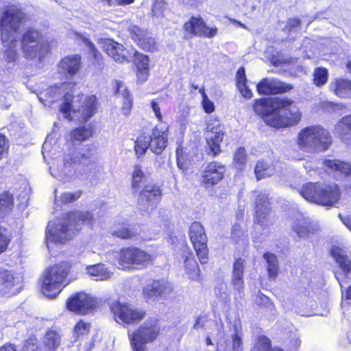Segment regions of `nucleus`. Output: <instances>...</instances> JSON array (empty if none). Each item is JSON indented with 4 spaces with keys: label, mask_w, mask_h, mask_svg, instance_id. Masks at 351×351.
Segmentation results:
<instances>
[{
    "label": "nucleus",
    "mask_w": 351,
    "mask_h": 351,
    "mask_svg": "<svg viewBox=\"0 0 351 351\" xmlns=\"http://www.w3.org/2000/svg\"><path fill=\"white\" fill-rule=\"evenodd\" d=\"M23 351H42L38 339L35 336L29 337L23 344Z\"/></svg>",
    "instance_id": "nucleus-54"
},
{
    "label": "nucleus",
    "mask_w": 351,
    "mask_h": 351,
    "mask_svg": "<svg viewBox=\"0 0 351 351\" xmlns=\"http://www.w3.org/2000/svg\"><path fill=\"white\" fill-rule=\"evenodd\" d=\"M95 134V127L93 124H84L72 128L69 133V141L71 143L84 142L91 138Z\"/></svg>",
    "instance_id": "nucleus-30"
},
{
    "label": "nucleus",
    "mask_w": 351,
    "mask_h": 351,
    "mask_svg": "<svg viewBox=\"0 0 351 351\" xmlns=\"http://www.w3.org/2000/svg\"><path fill=\"white\" fill-rule=\"evenodd\" d=\"M147 177L141 165H135L131 176V188L136 193L147 184Z\"/></svg>",
    "instance_id": "nucleus-41"
},
{
    "label": "nucleus",
    "mask_w": 351,
    "mask_h": 351,
    "mask_svg": "<svg viewBox=\"0 0 351 351\" xmlns=\"http://www.w3.org/2000/svg\"><path fill=\"white\" fill-rule=\"evenodd\" d=\"M243 234V231L239 224L236 223L232 226L230 234V239L234 243H238Z\"/></svg>",
    "instance_id": "nucleus-58"
},
{
    "label": "nucleus",
    "mask_w": 351,
    "mask_h": 351,
    "mask_svg": "<svg viewBox=\"0 0 351 351\" xmlns=\"http://www.w3.org/2000/svg\"><path fill=\"white\" fill-rule=\"evenodd\" d=\"M271 209L268 196L263 193L258 194L255 201L254 223L263 226Z\"/></svg>",
    "instance_id": "nucleus-28"
},
{
    "label": "nucleus",
    "mask_w": 351,
    "mask_h": 351,
    "mask_svg": "<svg viewBox=\"0 0 351 351\" xmlns=\"http://www.w3.org/2000/svg\"><path fill=\"white\" fill-rule=\"evenodd\" d=\"M232 339V351H243V343L242 337L237 332H234L231 336Z\"/></svg>",
    "instance_id": "nucleus-57"
},
{
    "label": "nucleus",
    "mask_w": 351,
    "mask_h": 351,
    "mask_svg": "<svg viewBox=\"0 0 351 351\" xmlns=\"http://www.w3.org/2000/svg\"><path fill=\"white\" fill-rule=\"evenodd\" d=\"M82 65V56L75 53L67 55L61 58L58 64V68L62 75L72 77L79 73Z\"/></svg>",
    "instance_id": "nucleus-24"
},
{
    "label": "nucleus",
    "mask_w": 351,
    "mask_h": 351,
    "mask_svg": "<svg viewBox=\"0 0 351 351\" xmlns=\"http://www.w3.org/2000/svg\"><path fill=\"white\" fill-rule=\"evenodd\" d=\"M84 41L90 50L92 64L99 69H102L104 64L102 54L91 40L88 38H84Z\"/></svg>",
    "instance_id": "nucleus-46"
},
{
    "label": "nucleus",
    "mask_w": 351,
    "mask_h": 351,
    "mask_svg": "<svg viewBox=\"0 0 351 351\" xmlns=\"http://www.w3.org/2000/svg\"><path fill=\"white\" fill-rule=\"evenodd\" d=\"M28 21V14L20 3L3 6L0 14V37L2 43L10 40Z\"/></svg>",
    "instance_id": "nucleus-5"
},
{
    "label": "nucleus",
    "mask_w": 351,
    "mask_h": 351,
    "mask_svg": "<svg viewBox=\"0 0 351 351\" xmlns=\"http://www.w3.org/2000/svg\"><path fill=\"white\" fill-rule=\"evenodd\" d=\"M61 342V336L59 332L55 330L48 329L44 337V346L49 351H56L60 346Z\"/></svg>",
    "instance_id": "nucleus-44"
},
{
    "label": "nucleus",
    "mask_w": 351,
    "mask_h": 351,
    "mask_svg": "<svg viewBox=\"0 0 351 351\" xmlns=\"http://www.w3.org/2000/svg\"><path fill=\"white\" fill-rule=\"evenodd\" d=\"M263 258L267 263V271L268 278L270 280H275L279 273V263L276 254L267 252L264 253Z\"/></svg>",
    "instance_id": "nucleus-42"
},
{
    "label": "nucleus",
    "mask_w": 351,
    "mask_h": 351,
    "mask_svg": "<svg viewBox=\"0 0 351 351\" xmlns=\"http://www.w3.org/2000/svg\"><path fill=\"white\" fill-rule=\"evenodd\" d=\"M151 107L155 114L156 117L158 120V121L162 122V115L161 114L160 108V106H158V103L156 101L152 100L151 101Z\"/></svg>",
    "instance_id": "nucleus-64"
},
{
    "label": "nucleus",
    "mask_w": 351,
    "mask_h": 351,
    "mask_svg": "<svg viewBox=\"0 0 351 351\" xmlns=\"http://www.w3.org/2000/svg\"><path fill=\"white\" fill-rule=\"evenodd\" d=\"M302 25V20L298 17L289 18L285 26V29L289 32H291L296 29L300 27Z\"/></svg>",
    "instance_id": "nucleus-59"
},
{
    "label": "nucleus",
    "mask_w": 351,
    "mask_h": 351,
    "mask_svg": "<svg viewBox=\"0 0 351 351\" xmlns=\"http://www.w3.org/2000/svg\"><path fill=\"white\" fill-rule=\"evenodd\" d=\"M149 138L150 150L155 154H161L168 145V130H162L154 126Z\"/></svg>",
    "instance_id": "nucleus-29"
},
{
    "label": "nucleus",
    "mask_w": 351,
    "mask_h": 351,
    "mask_svg": "<svg viewBox=\"0 0 351 351\" xmlns=\"http://www.w3.org/2000/svg\"><path fill=\"white\" fill-rule=\"evenodd\" d=\"M171 291L172 289L163 280H152L143 288L142 295L145 301L149 302L170 294Z\"/></svg>",
    "instance_id": "nucleus-22"
},
{
    "label": "nucleus",
    "mask_w": 351,
    "mask_h": 351,
    "mask_svg": "<svg viewBox=\"0 0 351 351\" xmlns=\"http://www.w3.org/2000/svg\"><path fill=\"white\" fill-rule=\"evenodd\" d=\"M150 149L149 136L145 132H141L134 142V151L138 156L144 155L147 149Z\"/></svg>",
    "instance_id": "nucleus-45"
},
{
    "label": "nucleus",
    "mask_w": 351,
    "mask_h": 351,
    "mask_svg": "<svg viewBox=\"0 0 351 351\" xmlns=\"http://www.w3.org/2000/svg\"><path fill=\"white\" fill-rule=\"evenodd\" d=\"M322 164L330 172L338 173L351 180V163L339 159H325ZM344 189L346 192L351 193V183L346 184Z\"/></svg>",
    "instance_id": "nucleus-27"
},
{
    "label": "nucleus",
    "mask_w": 351,
    "mask_h": 351,
    "mask_svg": "<svg viewBox=\"0 0 351 351\" xmlns=\"http://www.w3.org/2000/svg\"><path fill=\"white\" fill-rule=\"evenodd\" d=\"M301 345V341L299 337L293 335L289 337V341L287 346L288 351H297Z\"/></svg>",
    "instance_id": "nucleus-60"
},
{
    "label": "nucleus",
    "mask_w": 351,
    "mask_h": 351,
    "mask_svg": "<svg viewBox=\"0 0 351 351\" xmlns=\"http://www.w3.org/2000/svg\"><path fill=\"white\" fill-rule=\"evenodd\" d=\"M184 266L186 275L191 280L199 281L202 280L201 271L199 265L191 252L184 261Z\"/></svg>",
    "instance_id": "nucleus-38"
},
{
    "label": "nucleus",
    "mask_w": 351,
    "mask_h": 351,
    "mask_svg": "<svg viewBox=\"0 0 351 351\" xmlns=\"http://www.w3.org/2000/svg\"><path fill=\"white\" fill-rule=\"evenodd\" d=\"M166 4L165 0H154L152 10L155 14L162 13Z\"/></svg>",
    "instance_id": "nucleus-62"
},
{
    "label": "nucleus",
    "mask_w": 351,
    "mask_h": 351,
    "mask_svg": "<svg viewBox=\"0 0 351 351\" xmlns=\"http://www.w3.org/2000/svg\"><path fill=\"white\" fill-rule=\"evenodd\" d=\"M66 308L80 315L94 312L98 307L97 299L84 291L75 292L70 295L66 302Z\"/></svg>",
    "instance_id": "nucleus-14"
},
{
    "label": "nucleus",
    "mask_w": 351,
    "mask_h": 351,
    "mask_svg": "<svg viewBox=\"0 0 351 351\" xmlns=\"http://www.w3.org/2000/svg\"><path fill=\"white\" fill-rule=\"evenodd\" d=\"M97 147L88 145L85 153L78 152L76 154H69L63 158V165L66 168L73 167L75 165L89 167L96 163Z\"/></svg>",
    "instance_id": "nucleus-18"
},
{
    "label": "nucleus",
    "mask_w": 351,
    "mask_h": 351,
    "mask_svg": "<svg viewBox=\"0 0 351 351\" xmlns=\"http://www.w3.org/2000/svg\"><path fill=\"white\" fill-rule=\"evenodd\" d=\"M330 89L340 98L351 97V80L339 77L330 84Z\"/></svg>",
    "instance_id": "nucleus-35"
},
{
    "label": "nucleus",
    "mask_w": 351,
    "mask_h": 351,
    "mask_svg": "<svg viewBox=\"0 0 351 351\" xmlns=\"http://www.w3.org/2000/svg\"><path fill=\"white\" fill-rule=\"evenodd\" d=\"M103 51L118 63L130 62L132 58L130 51L121 43L112 39H106L102 43Z\"/></svg>",
    "instance_id": "nucleus-21"
},
{
    "label": "nucleus",
    "mask_w": 351,
    "mask_h": 351,
    "mask_svg": "<svg viewBox=\"0 0 351 351\" xmlns=\"http://www.w3.org/2000/svg\"><path fill=\"white\" fill-rule=\"evenodd\" d=\"M141 200L148 204L158 202L162 197V190L156 183L147 184L137 192Z\"/></svg>",
    "instance_id": "nucleus-34"
},
{
    "label": "nucleus",
    "mask_w": 351,
    "mask_h": 351,
    "mask_svg": "<svg viewBox=\"0 0 351 351\" xmlns=\"http://www.w3.org/2000/svg\"><path fill=\"white\" fill-rule=\"evenodd\" d=\"M73 94L65 93L60 106V112L69 121L74 119L73 114L80 123H86L98 112L99 102L95 95L86 96L78 109L73 108Z\"/></svg>",
    "instance_id": "nucleus-6"
},
{
    "label": "nucleus",
    "mask_w": 351,
    "mask_h": 351,
    "mask_svg": "<svg viewBox=\"0 0 351 351\" xmlns=\"http://www.w3.org/2000/svg\"><path fill=\"white\" fill-rule=\"evenodd\" d=\"M270 166L263 160L256 162L254 167V173L257 180H260L270 176Z\"/></svg>",
    "instance_id": "nucleus-50"
},
{
    "label": "nucleus",
    "mask_w": 351,
    "mask_h": 351,
    "mask_svg": "<svg viewBox=\"0 0 351 351\" xmlns=\"http://www.w3.org/2000/svg\"><path fill=\"white\" fill-rule=\"evenodd\" d=\"M299 149L308 154L323 152L332 144L330 132L320 125H311L300 130L296 138Z\"/></svg>",
    "instance_id": "nucleus-3"
},
{
    "label": "nucleus",
    "mask_w": 351,
    "mask_h": 351,
    "mask_svg": "<svg viewBox=\"0 0 351 351\" xmlns=\"http://www.w3.org/2000/svg\"><path fill=\"white\" fill-rule=\"evenodd\" d=\"M334 132L341 141L351 144V114L342 117L337 122Z\"/></svg>",
    "instance_id": "nucleus-33"
},
{
    "label": "nucleus",
    "mask_w": 351,
    "mask_h": 351,
    "mask_svg": "<svg viewBox=\"0 0 351 351\" xmlns=\"http://www.w3.org/2000/svg\"><path fill=\"white\" fill-rule=\"evenodd\" d=\"M14 206V197L12 194L8 191H4L0 194V211H8L12 210Z\"/></svg>",
    "instance_id": "nucleus-53"
},
{
    "label": "nucleus",
    "mask_w": 351,
    "mask_h": 351,
    "mask_svg": "<svg viewBox=\"0 0 351 351\" xmlns=\"http://www.w3.org/2000/svg\"><path fill=\"white\" fill-rule=\"evenodd\" d=\"M130 35L136 45L142 50L150 53L158 51V43L156 38L146 30L134 25L130 27Z\"/></svg>",
    "instance_id": "nucleus-20"
},
{
    "label": "nucleus",
    "mask_w": 351,
    "mask_h": 351,
    "mask_svg": "<svg viewBox=\"0 0 351 351\" xmlns=\"http://www.w3.org/2000/svg\"><path fill=\"white\" fill-rule=\"evenodd\" d=\"M300 194L306 201L326 207L335 206L341 197V189L337 184L321 182L305 183Z\"/></svg>",
    "instance_id": "nucleus-4"
},
{
    "label": "nucleus",
    "mask_w": 351,
    "mask_h": 351,
    "mask_svg": "<svg viewBox=\"0 0 351 351\" xmlns=\"http://www.w3.org/2000/svg\"><path fill=\"white\" fill-rule=\"evenodd\" d=\"M275 97H263L256 99L253 104V110L254 112L260 116L267 125L272 128V125L269 123V121L276 117L278 110L276 107L274 108Z\"/></svg>",
    "instance_id": "nucleus-23"
},
{
    "label": "nucleus",
    "mask_w": 351,
    "mask_h": 351,
    "mask_svg": "<svg viewBox=\"0 0 351 351\" xmlns=\"http://www.w3.org/2000/svg\"><path fill=\"white\" fill-rule=\"evenodd\" d=\"M244 267L245 260L241 257L237 258L233 263L231 283L237 290L243 289L244 287Z\"/></svg>",
    "instance_id": "nucleus-37"
},
{
    "label": "nucleus",
    "mask_w": 351,
    "mask_h": 351,
    "mask_svg": "<svg viewBox=\"0 0 351 351\" xmlns=\"http://www.w3.org/2000/svg\"><path fill=\"white\" fill-rule=\"evenodd\" d=\"M201 104L204 111L207 114L213 113L215 110L214 103L208 97L202 99Z\"/></svg>",
    "instance_id": "nucleus-61"
},
{
    "label": "nucleus",
    "mask_w": 351,
    "mask_h": 351,
    "mask_svg": "<svg viewBox=\"0 0 351 351\" xmlns=\"http://www.w3.org/2000/svg\"><path fill=\"white\" fill-rule=\"evenodd\" d=\"M123 90L122 97L123 101L121 110L123 114L127 116L130 114L133 107V98L128 88L125 86L123 82L120 80L114 81L113 92L115 95L120 94L121 90Z\"/></svg>",
    "instance_id": "nucleus-31"
},
{
    "label": "nucleus",
    "mask_w": 351,
    "mask_h": 351,
    "mask_svg": "<svg viewBox=\"0 0 351 351\" xmlns=\"http://www.w3.org/2000/svg\"><path fill=\"white\" fill-rule=\"evenodd\" d=\"M72 263L62 261L49 266L40 280V291L47 298H55L69 282Z\"/></svg>",
    "instance_id": "nucleus-2"
},
{
    "label": "nucleus",
    "mask_w": 351,
    "mask_h": 351,
    "mask_svg": "<svg viewBox=\"0 0 351 351\" xmlns=\"http://www.w3.org/2000/svg\"><path fill=\"white\" fill-rule=\"evenodd\" d=\"M86 272L89 276L99 281L107 280L112 276L111 270L102 263L87 265Z\"/></svg>",
    "instance_id": "nucleus-36"
},
{
    "label": "nucleus",
    "mask_w": 351,
    "mask_h": 351,
    "mask_svg": "<svg viewBox=\"0 0 351 351\" xmlns=\"http://www.w3.org/2000/svg\"><path fill=\"white\" fill-rule=\"evenodd\" d=\"M21 44L27 58H35L45 47H48V43L43 40L42 33L34 27H28L22 34Z\"/></svg>",
    "instance_id": "nucleus-15"
},
{
    "label": "nucleus",
    "mask_w": 351,
    "mask_h": 351,
    "mask_svg": "<svg viewBox=\"0 0 351 351\" xmlns=\"http://www.w3.org/2000/svg\"><path fill=\"white\" fill-rule=\"evenodd\" d=\"M176 164L178 167L182 171L189 169L190 162L188 155L184 151L183 147L180 145L176 149Z\"/></svg>",
    "instance_id": "nucleus-47"
},
{
    "label": "nucleus",
    "mask_w": 351,
    "mask_h": 351,
    "mask_svg": "<svg viewBox=\"0 0 351 351\" xmlns=\"http://www.w3.org/2000/svg\"><path fill=\"white\" fill-rule=\"evenodd\" d=\"M132 57L133 62L136 67V77L138 83L145 82L149 76V56L144 54L138 50H134Z\"/></svg>",
    "instance_id": "nucleus-26"
},
{
    "label": "nucleus",
    "mask_w": 351,
    "mask_h": 351,
    "mask_svg": "<svg viewBox=\"0 0 351 351\" xmlns=\"http://www.w3.org/2000/svg\"><path fill=\"white\" fill-rule=\"evenodd\" d=\"M293 230L299 237H303L308 232V227L302 224L296 223L293 227Z\"/></svg>",
    "instance_id": "nucleus-63"
},
{
    "label": "nucleus",
    "mask_w": 351,
    "mask_h": 351,
    "mask_svg": "<svg viewBox=\"0 0 351 351\" xmlns=\"http://www.w3.org/2000/svg\"><path fill=\"white\" fill-rule=\"evenodd\" d=\"M19 281L14 273L10 269L0 267V295L12 296L17 293Z\"/></svg>",
    "instance_id": "nucleus-25"
},
{
    "label": "nucleus",
    "mask_w": 351,
    "mask_h": 351,
    "mask_svg": "<svg viewBox=\"0 0 351 351\" xmlns=\"http://www.w3.org/2000/svg\"><path fill=\"white\" fill-rule=\"evenodd\" d=\"M93 214L88 210H70L62 217V221L49 223L46 229L47 241L64 244L75 237L84 226H92Z\"/></svg>",
    "instance_id": "nucleus-1"
},
{
    "label": "nucleus",
    "mask_w": 351,
    "mask_h": 351,
    "mask_svg": "<svg viewBox=\"0 0 351 351\" xmlns=\"http://www.w3.org/2000/svg\"><path fill=\"white\" fill-rule=\"evenodd\" d=\"M248 162V156L246 149L240 146L233 153L232 167L238 172H243L246 169Z\"/></svg>",
    "instance_id": "nucleus-40"
},
{
    "label": "nucleus",
    "mask_w": 351,
    "mask_h": 351,
    "mask_svg": "<svg viewBox=\"0 0 351 351\" xmlns=\"http://www.w3.org/2000/svg\"><path fill=\"white\" fill-rule=\"evenodd\" d=\"M313 84L317 87H322L326 84L328 79V73L326 68L319 66L315 69L313 73Z\"/></svg>",
    "instance_id": "nucleus-48"
},
{
    "label": "nucleus",
    "mask_w": 351,
    "mask_h": 351,
    "mask_svg": "<svg viewBox=\"0 0 351 351\" xmlns=\"http://www.w3.org/2000/svg\"><path fill=\"white\" fill-rule=\"evenodd\" d=\"M208 131L213 134V136L206 138V154L215 158L217 156L222 150L221 144L225 136L224 128L221 123H214L208 125Z\"/></svg>",
    "instance_id": "nucleus-19"
},
{
    "label": "nucleus",
    "mask_w": 351,
    "mask_h": 351,
    "mask_svg": "<svg viewBox=\"0 0 351 351\" xmlns=\"http://www.w3.org/2000/svg\"><path fill=\"white\" fill-rule=\"evenodd\" d=\"M236 86L241 95L247 99H251L253 96L251 89L247 86V79L245 70L243 66H240L236 73Z\"/></svg>",
    "instance_id": "nucleus-39"
},
{
    "label": "nucleus",
    "mask_w": 351,
    "mask_h": 351,
    "mask_svg": "<svg viewBox=\"0 0 351 351\" xmlns=\"http://www.w3.org/2000/svg\"><path fill=\"white\" fill-rule=\"evenodd\" d=\"M154 260L152 254L134 245L121 248L116 256L117 263L123 270L145 269Z\"/></svg>",
    "instance_id": "nucleus-9"
},
{
    "label": "nucleus",
    "mask_w": 351,
    "mask_h": 351,
    "mask_svg": "<svg viewBox=\"0 0 351 351\" xmlns=\"http://www.w3.org/2000/svg\"><path fill=\"white\" fill-rule=\"evenodd\" d=\"M12 239V237L8 229L0 226V254L8 250Z\"/></svg>",
    "instance_id": "nucleus-51"
},
{
    "label": "nucleus",
    "mask_w": 351,
    "mask_h": 351,
    "mask_svg": "<svg viewBox=\"0 0 351 351\" xmlns=\"http://www.w3.org/2000/svg\"><path fill=\"white\" fill-rule=\"evenodd\" d=\"M160 332L159 319L150 317L136 329L128 332V336L133 351H145L146 344L156 341Z\"/></svg>",
    "instance_id": "nucleus-7"
},
{
    "label": "nucleus",
    "mask_w": 351,
    "mask_h": 351,
    "mask_svg": "<svg viewBox=\"0 0 351 351\" xmlns=\"http://www.w3.org/2000/svg\"><path fill=\"white\" fill-rule=\"evenodd\" d=\"M293 89L291 84L276 78L264 77L256 84V91L260 95H283Z\"/></svg>",
    "instance_id": "nucleus-17"
},
{
    "label": "nucleus",
    "mask_w": 351,
    "mask_h": 351,
    "mask_svg": "<svg viewBox=\"0 0 351 351\" xmlns=\"http://www.w3.org/2000/svg\"><path fill=\"white\" fill-rule=\"evenodd\" d=\"M136 226L128 222L119 223L112 232V235L121 240H136L140 236Z\"/></svg>",
    "instance_id": "nucleus-32"
},
{
    "label": "nucleus",
    "mask_w": 351,
    "mask_h": 351,
    "mask_svg": "<svg viewBox=\"0 0 351 351\" xmlns=\"http://www.w3.org/2000/svg\"><path fill=\"white\" fill-rule=\"evenodd\" d=\"M271 342V341L268 337L260 335L256 337L251 351H268Z\"/></svg>",
    "instance_id": "nucleus-52"
},
{
    "label": "nucleus",
    "mask_w": 351,
    "mask_h": 351,
    "mask_svg": "<svg viewBox=\"0 0 351 351\" xmlns=\"http://www.w3.org/2000/svg\"><path fill=\"white\" fill-rule=\"evenodd\" d=\"M184 38L195 37L213 38L218 35L219 29L216 25L209 26L200 15H193L183 23Z\"/></svg>",
    "instance_id": "nucleus-11"
},
{
    "label": "nucleus",
    "mask_w": 351,
    "mask_h": 351,
    "mask_svg": "<svg viewBox=\"0 0 351 351\" xmlns=\"http://www.w3.org/2000/svg\"><path fill=\"white\" fill-rule=\"evenodd\" d=\"M275 105L278 110L276 117L269 121L272 128H287L297 125L302 118V113L295 101L287 97H275Z\"/></svg>",
    "instance_id": "nucleus-8"
},
{
    "label": "nucleus",
    "mask_w": 351,
    "mask_h": 351,
    "mask_svg": "<svg viewBox=\"0 0 351 351\" xmlns=\"http://www.w3.org/2000/svg\"><path fill=\"white\" fill-rule=\"evenodd\" d=\"M114 319L123 326L136 325L147 316V311L130 304L114 301L110 305Z\"/></svg>",
    "instance_id": "nucleus-10"
},
{
    "label": "nucleus",
    "mask_w": 351,
    "mask_h": 351,
    "mask_svg": "<svg viewBox=\"0 0 351 351\" xmlns=\"http://www.w3.org/2000/svg\"><path fill=\"white\" fill-rule=\"evenodd\" d=\"M189 237L199 263L202 265L207 264L209 259L208 239L200 222L191 223L189 229Z\"/></svg>",
    "instance_id": "nucleus-12"
},
{
    "label": "nucleus",
    "mask_w": 351,
    "mask_h": 351,
    "mask_svg": "<svg viewBox=\"0 0 351 351\" xmlns=\"http://www.w3.org/2000/svg\"><path fill=\"white\" fill-rule=\"evenodd\" d=\"M330 254L337 264V269L333 271L335 279L341 288H344L351 279V260L343 250L337 246H332Z\"/></svg>",
    "instance_id": "nucleus-16"
},
{
    "label": "nucleus",
    "mask_w": 351,
    "mask_h": 351,
    "mask_svg": "<svg viewBox=\"0 0 351 351\" xmlns=\"http://www.w3.org/2000/svg\"><path fill=\"white\" fill-rule=\"evenodd\" d=\"M92 329V323L84 319H80L73 328V335L75 339H88Z\"/></svg>",
    "instance_id": "nucleus-43"
},
{
    "label": "nucleus",
    "mask_w": 351,
    "mask_h": 351,
    "mask_svg": "<svg viewBox=\"0 0 351 351\" xmlns=\"http://www.w3.org/2000/svg\"><path fill=\"white\" fill-rule=\"evenodd\" d=\"M82 195L81 190L77 191L74 193L64 192L60 196V201L64 204H68L77 201Z\"/></svg>",
    "instance_id": "nucleus-55"
},
{
    "label": "nucleus",
    "mask_w": 351,
    "mask_h": 351,
    "mask_svg": "<svg viewBox=\"0 0 351 351\" xmlns=\"http://www.w3.org/2000/svg\"><path fill=\"white\" fill-rule=\"evenodd\" d=\"M10 151V142L5 134L0 133V160L7 157Z\"/></svg>",
    "instance_id": "nucleus-56"
},
{
    "label": "nucleus",
    "mask_w": 351,
    "mask_h": 351,
    "mask_svg": "<svg viewBox=\"0 0 351 351\" xmlns=\"http://www.w3.org/2000/svg\"><path fill=\"white\" fill-rule=\"evenodd\" d=\"M227 167L221 162L212 160L200 171L199 183L206 191L213 189L225 179Z\"/></svg>",
    "instance_id": "nucleus-13"
},
{
    "label": "nucleus",
    "mask_w": 351,
    "mask_h": 351,
    "mask_svg": "<svg viewBox=\"0 0 351 351\" xmlns=\"http://www.w3.org/2000/svg\"><path fill=\"white\" fill-rule=\"evenodd\" d=\"M8 43L7 45H4L5 47V54L6 56V59L8 62H15L17 59L18 53L16 49L17 40L15 36H13L10 40L6 41Z\"/></svg>",
    "instance_id": "nucleus-49"
}]
</instances>
